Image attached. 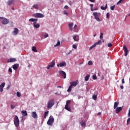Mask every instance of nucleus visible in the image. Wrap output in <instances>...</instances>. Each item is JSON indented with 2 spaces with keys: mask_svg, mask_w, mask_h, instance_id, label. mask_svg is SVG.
<instances>
[{
  "mask_svg": "<svg viewBox=\"0 0 130 130\" xmlns=\"http://www.w3.org/2000/svg\"><path fill=\"white\" fill-rule=\"evenodd\" d=\"M14 123L16 127H18L20 125V120L18 116L16 115L14 119Z\"/></svg>",
  "mask_w": 130,
  "mask_h": 130,
  "instance_id": "f257e3e1",
  "label": "nucleus"
},
{
  "mask_svg": "<svg viewBox=\"0 0 130 130\" xmlns=\"http://www.w3.org/2000/svg\"><path fill=\"white\" fill-rule=\"evenodd\" d=\"M53 105H54V99H52L48 101L47 108L48 109H50V108H51Z\"/></svg>",
  "mask_w": 130,
  "mask_h": 130,
  "instance_id": "f03ea898",
  "label": "nucleus"
},
{
  "mask_svg": "<svg viewBox=\"0 0 130 130\" xmlns=\"http://www.w3.org/2000/svg\"><path fill=\"white\" fill-rule=\"evenodd\" d=\"M53 122H54V118L52 116H50L47 121V124L48 125H52Z\"/></svg>",
  "mask_w": 130,
  "mask_h": 130,
  "instance_id": "7ed1b4c3",
  "label": "nucleus"
},
{
  "mask_svg": "<svg viewBox=\"0 0 130 130\" xmlns=\"http://www.w3.org/2000/svg\"><path fill=\"white\" fill-rule=\"evenodd\" d=\"M64 108L65 109H66V110H68V111H71V101H67Z\"/></svg>",
  "mask_w": 130,
  "mask_h": 130,
  "instance_id": "20e7f679",
  "label": "nucleus"
},
{
  "mask_svg": "<svg viewBox=\"0 0 130 130\" xmlns=\"http://www.w3.org/2000/svg\"><path fill=\"white\" fill-rule=\"evenodd\" d=\"M100 15H101L100 13L94 12L93 13V15L94 17V19H95V20L98 21V22H100V21H101L99 18V16H100Z\"/></svg>",
  "mask_w": 130,
  "mask_h": 130,
  "instance_id": "39448f33",
  "label": "nucleus"
},
{
  "mask_svg": "<svg viewBox=\"0 0 130 130\" xmlns=\"http://www.w3.org/2000/svg\"><path fill=\"white\" fill-rule=\"evenodd\" d=\"M0 20L3 25H7V24L9 23V20L7 18L0 17Z\"/></svg>",
  "mask_w": 130,
  "mask_h": 130,
  "instance_id": "423d86ee",
  "label": "nucleus"
},
{
  "mask_svg": "<svg viewBox=\"0 0 130 130\" xmlns=\"http://www.w3.org/2000/svg\"><path fill=\"white\" fill-rule=\"evenodd\" d=\"M54 66H55V62L54 61H52V62H50L47 69L49 70L50 69H51V68H53Z\"/></svg>",
  "mask_w": 130,
  "mask_h": 130,
  "instance_id": "0eeeda50",
  "label": "nucleus"
},
{
  "mask_svg": "<svg viewBox=\"0 0 130 130\" xmlns=\"http://www.w3.org/2000/svg\"><path fill=\"white\" fill-rule=\"evenodd\" d=\"M59 74L60 76H61L63 77V79H66L67 78V73L62 71H59Z\"/></svg>",
  "mask_w": 130,
  "mask_h": 130,
  "instance_id": "6e6552de",
  "label": "nucleus"
},
{
  "mask_svg": "<svg viewBox=\"0 0 130 130\" xmlns=\"http://www.w3.org/2000/svg\"><path fill=\"white\" fill-rule=\"evenodd\" d=\"M100 44H101V40H99L98 42L94 43L90 47V49H92V48H94V47H96V45H100Z\"/></svg>",
  "mask_w": 130,
  "mask_h": 130,
  "instance_id": "1a4fd4ad",
  "label": "nucleus"
},
{
  "mask_svg": "<svg viewBox=\"0 0 130 130\" xmlns=\"http://www.w3.org/2000/svg\"><path fill=\"white\" fill-rule=\"evenodd\" d=\"M34 17L35 18H43L44 15L41 13H36L34 14Z\"/></svg>",
  "mask_w": 130,
  "mask_h": 130,
  "instance_id": "9d476101",
  "label": "nucleus"
},
{
  "mask_svg": "<svg viewBox=\"0 0 130 130\" xmlns=\"http://www.w3.org/2000/svg\"><path fill=\"white\" fill-rule=\"evenodd\" d=\"M78 84H79V81L78 80L73 81L72 82H70V85L72 87H76V86H77V85H78Z\"/></svg>",
  "mask_w": 130,
  "mask_h": 130,
  "instance_id": "9b49d317",
  "label": "nucleus"
},
{
  "mask_svg": "<svg viewBox=\"0 0 130 130\" xmlns=\"http://www.w3.org/2000/svg\"><path fill=\"white\" fill-rule=\"evenodd\" d=\"M123 49L125 52V56H127V52H128V50H127V48H126V46H125V45H123Z\"/></svg>",
  "mask_w": 130,
  "mask_h": 130,
  "instance_id": "f8f14e48",
  "label": "nucleus"
},
{
  "mask_svg": "<svg viewBox=\"0 0 130 130\" xmlns=\"http://www.w3.org/2000/svg\"><path fill=\"white\" fill-rule=\"evenodd\" d=\"M13 33L14 36L18 35V34H19V29L17 28H14V30L13 31Z\"/></svg>",
  "mask_w": 130,
  "mask_h": 130,
  "instance_id": "ddd939ff",
  "label": "nucleus"
},
{
  "mask_svg": "<svg viewBox=\"0 0 130 130\" xmlns=\"http://www.w3.org/2000/svg\"><path fill=\"white\" fill-rule=\"evenodd\" d=\"M31 116L33 118H38V115H37V113L36 112H32L31 113Z\"/></svg>",
  "mask_w": 130,
  "mask_h": 130,
  "instance_id": "4468645a",
  "label": "nucleus"
},
{
  "mask_svg": "<svg viewBox=\"0 0 130 130\" xmlns=\"http://www.w3.org/2000/svg\"><path fill=\"white\" fill-rule=\"evenodd\" d=\"M14 3H15V0H9L7 2V5L8 6H11V5L14 4Z\"/></svg>",
  "mask_w": 130,
  "mask_h": 130,
  "instance_id": "2eb2a0df",
  "label": "nucleus"
},
{
  "mask_svg": "<svg viewBox=\"0 0 130 130\" xmlns=\"http://www.w3.org/2000/svg\"><path fill=\"white\" fill-rule=\"evenodd\" d=\"M122 110V107H119L117 108H116V113H119L120 111Z\"/></svg>",
  "mask_w": 130,
  "mask_h": 130,
  "instance_id": "dca6fc26",
  "label": "nucleus"
},
{
  "mask_svg": "<svg viewBox=\"0 0 130 130\" xmlns=\"http://www.w3.org/2000/svg\"><path fill=\"white\" fill-rule=\"evenodd\" d=\"M34 27H35V28H38L40 27V24H39V23H37V22H34Z\"/></svg>",
  "mask_w": 130,
  "mask_h": 130,
  "instance_id": "f3484780",
  "label": "nucleus"
},
{
  "mask_svg": "<svg viewBox=\"0 0 130 130\" xmlns=\"http://www.w3.org/2000/svg\"><path fill=\"white\" fill-rule=\"evenodd\" d=\"M5 83H3L1 85H0V92H3L4 91V87H5Z\"/></svg>",
  "mask_w": 130,
  "mask_h": 130,
  "instance_id": "a211bd4d",
  "label": "nucleus"
},
{
  "mask_svg": "<svg viewBox=\"0 0 130 130\" xmlns=\"http://www.w3.org/2000/svg\"><path fill=\"white\" fill-rule=\"evenodd\" d=\"M65 66H67V64L66 63V62H62L59 63V64H57V67H64Z\"/></svg>",
  "mask_w": 130,
  "mask_h": 130,
  "instance_id": "6ab92c4d",
  "label": "nucleus"
},
{
  "mask_svg": "<svg viewBox=\"0 0 130 130\" xmlns=\"http://www.w3.org/2000/svg\"><path fill=\"white\" fill-rule=\"evenodd\" d=\"M15 61H17V59L15 58H10L8 61V62H15Z\"/></svg>",
  "mask_w": 130,
  "mask_h": 130,
  "instance_id": "aec40b11",
  "label": "nucleus"
},
{
  "mask_svg": "<svg viewBox=\"0 0 130 130\" xmlns=\"http://www.w3.org/2000/svg\"><path fill=\"white\" fill-rule=\"evenodd\" d=\"M73 26H74V23H71L69 24V27L71 31L73 30Z\"/></svg>",
  "mask_w": 130,
  "mask_h": 130,
  "instance_id": "412c9836",
  "label": "nucleus"
},
{
  "mask_svg": "<svg viewBox=\"0 0 130 130\" xmlns=\"http://www.w3.org/2000/svg\"><path fill=\"white\" fill-rule=\"evenodd\" d=\"M13 104H15V106H13V105H11V109H15L16 108V106H17V103L15 102H13Z\"/></svg>",
  "mask_w": 130,
  "mask_h": 130,
  "instance_id": "4be33fe9",
  "label": "nucleus"
},
{
  "mask_svg": "<svg viewBox=\"0 0 130 130\" xmlns=\"http://www.w3.org/2000/svg\"><path fill=\"white\" fill-rule=\"evenodd\" d=\"M18 68H19V64H14L13 66V70H17V69H18Z\"/></svg>",
  "mask_w": 130,
  "mask_h": 130,
  "instance_id": "5701e85b",
  "label": "nucleus"
},
{
  "mask_svg": "<svg viewBox=\"0 0 130 130\" xmlns=\"http://www.w3.org/2000/svg\"><path fill=\"white\" fill-rule=\"evenodd\" d=\"M21 113L23 116H27V115H28V114H27V111H22Z\"/></svg>",
  "mask_w": 130,
  "mask_h": 130,
  "instance_id": "b1692460",
  "label": "nucleus"
},
{
  "mask_svg": "<svg viewBox=\"0 0 130 130\" xmlns=\"http://www.w3.org/2000/svg\"><path fill=\"white\" fill-rule=\"evenodd\" d=\"M118 102H115L114 103V109H116V108H117V107L118 106Z\"/></svg>",
  "mask_w": 130,
  "mask_h": 130,
  "instance_id": "393cba45",
  "label": "nucleus"
},
{
  "mask_svg": "<svg viewBox=\"0 0 130 130\" xmlns=\"http://www.w3.org/2000/svg\"><path fill=\"white\" fill-rule=\"evenodd\" d=\"M73 39L75 41H79V36H75Z\"/></svg>",
  "mask_w": 130,
  "mask_h": 130,
  "instance_id": "a878e982",
  "label": "nucleus"
},
{
  "mask_svg": "<svg viewBox=\"0 0 130 130\" xmlns=\"http://www.w3.org/2000/svg\"><path fill=\"white\" fill-rule=\"evenodd\" d=\"M81 126H85L86 123H85V120H81V122H80Z\"/></svg>",
  "mask_w": 130,
  "mask_h": 130,
  "instance_id": "bb28decb",
  "label": "nucleus"
},
{
  "mask_svg": "<svg viewBox=\"0 0 130 130\" xmlns=\"http://www.w3.org/2000/svg\"><path fill=\"white\" fill-rule=\"evenodd\" d=\"M90 78V75H87L85 77V81L87 82V81H89V78Z\"/></svg>",
  "mask_w": 130,
  "mask_h": 130,
  "instance_id": "cd10ccee",
  "label": "nucleus"
},
{
  "mask_svg": "<svg viewBox=\"0 0 130 130\" xmlns=\"http://www.w3.org/2000/svg\"><path fill=\"white\" fill-rule=\"evenodd\" d=\"M60 45V42L59 40H57V42L56 45H54L55 47H56V46H59Z\"/></svg>",
  "mask_w": 130,
  "mask_h": 130,
  "instance_id": "c85d7f7f",
  "label": "nucleus"
},
{
  "mask_svg": "<svg viewBox=\"0 0 130 130\" xmlns=\"http://www.w3.org/2000/svg\"><path fill=\"white\" fill-rule=\"evenodd\" d=\"M75 32H78V27L77 24H75L74 27Z\"/></svg>",
  "mask_w": 130,
  "mask_h": 130,
  "instance_id": "c756f323",
  "label": "nucleus"
},
{
  "mask_svg": "<svg viewBox=\"0 0 130 130\" xmlns=\"http://www.w3.org/2000/svg\"><path fill=\"white\" fill-rule=\"evenodd\" d=\"M32 51H34V52H37V49H36V47H32Z\"/></svg>",
  "mask_w": 130,
  "mask_h": 130,
  "instance_id": "7c9ffc66",
  "label": "nucleus"
},
{
  "mask_svg": "<svg viewBox=\"0 0 130 130\" xmlns=\"http://www.w3.org/2000/svg\"><path fill=\"white\" fill-rule=\"evenodd\" d=\"M101 10H106V9H107V4L106 5L105 7H103V6H102L101 7Z\"/></svg>",
  "mask_w": 130,
  "mask_h": 130,
  "instance_id": "2f4dec72",
  "label": "nucleus"
},
{
  "mask_svg": "<svg viewBox=\"0 0 130 130\" xmlns=\"http://www.w3.org/2000/svg\"><path fill=\"white\" fill-rule=\"evenodd\" d=\"M73 88V87L70 85L68 88V89L67 90L68 92H71L72 91V89Z\"/></svg>",
  "mask_w": 130,
  "mask_h": 130,
  "instance_id": "473e14b6",
  "label": "nucleus"
},
{
  "mask_svg": "<svg viewBox=\"0 0 130 130\" xmlns=\"http://www.w3.org/2000/svg\"><path fill=\"white\" fill-rule=\"evenodd\" d=\"M48 111L45 112L44 114V118H46L48 115Z\"/></svg>",
  "mask_w": 130,
  "mask_h": 130,
  "instance_id": "72a5a7b5",
  "label": "nucleus"
},
{
  "mask_svg": "<svg viewBox=\"0 0 130 130\" xmlns=\"http://www.w3.org/2000/svg\"><path fill=\"white\" fill-rule=\"evenodd\" d=\"M33 8H34V9H36V10H37V9H38V5L37 4H35L33 6Z\"/></svg>",
  "mask_w": 130,
  "mask_h": 130,
  "instance_id": "f704fd0d",
  "label": "nucleus"
},
{
  "mask_svg": "<svg viewBox=\"0 0 130 130\" xmlns=\"http://www.w3.org/2000/svg\"><path fill=\"white\" fill-rule=\"evenodd\" d=\"M92 99H93V100H97V96L93 95L92 96Z\"/></svg>",
  "mask_w": 130,
  "mask_h": 130,
  "instance_id": "c9c22d12",
  "label": "nucleus"
},
{
  "mask_svg": "<svg viewBox=\"0 0 130 130\" xmlns=\"http://www.w3.org/2000/svg\"><path fill=\"white\" fill-rule=\"evenodd\" d=\"M100 38L101 40L103 39V33H102V32L101 33Z\"/></svg>",
  "mask_w": 130,
  "mask_h": 130,
  "instance_id": "e433bc0d",
  "label": "nucleus"
},
{
  "mask_svg": "<svg viewBox=\"0 0 130 130\" xmlns=\"http://www.w3.org/2000/svg\"><path fill=\"white\" fill-rule=\"evenodd\" d=\"M16 95L17 97H21V93H20V92H17Z\"/></svg>",
  "mask_w": 130,
  "mask_h": 130,
  "instance_id": "4c0bfd02",
  "label": "nucleus"
},
{
  "mask_svg": "<svg viewBox=\"0 0 130 130\" xmlns=\"http://www.w3.org/2000/svg\"><path fill=\"white\" fill-rule=\"evenodd\" d=\"M88 66H92L93 64V62L91 61H89L88 62Z\"/></svg>",
  "mask_w": 130,
  "mask_h": 130,
  "instance_id": "58836bf2",
  "label": "nucleus"
},
{
  "mask_svg": "<svg viewBox=\"0 0 130 130\" xmlns=\"http://www.w3.org/2000/svg\"><path fill=\"white\" fill-rule=\"evenodd\" d=\"M115 8V6L114 5L113 6H111L110 9L112 10V11H113L114 10V8Z\"/></svg>",
  "mask_w": 130,
  "mask_h": 130,
  "instance_id": "ea45409f",
  "label": "nucleus"
},
{
  "mask_svg": "<svg viewBox=\"0 0 130 130\" xmlns=\"http://www.w3.org/2000/svg\"><path fill=\"white\" fill-rule=\"evenodd\" d=\"M123 0H119L118 3H117V5H119L120 4H121L122 3V1Z\"/></svg>",
  "mask_w": 130,
  "mask_h": 130,
  "instance_id": "a19ab883",
  "label": "nucleus"
},
{
  "mask_svg": "<svg viewBox=\"0 0 130 130\" xmlns=\"http://www.w3.org/2000/svg\"><path fill=\"white\" fill-rule=\"evenodd\" d=\"M92 79L93 80H97V77H96L95 75H93L92 76Z\"/></svg>",
  "mask_w": 130,
  "mask_h": 130,
  "instance_id": "79ce46f5",
  "label": "nucleus"
},
{
  "mask_svg": "<svg viewBox=\"0 0 130 130\" xmlns=\"http://www.w3.org/2000/svg\"><path fill=\"white\" fill-rule=\"evenodd\" d=\"M130 122V118H128V119L127 120V125L129 124Z\"/></svg>",
  "mask_w": 130,
  "mask_h": 130,
  "instance_id": "37998d69",
  "label": "nucleus"
},
{
  "mask_svg": "<svg viewBox=\"0 0 130 130\" xmlns=\"http://www.w3.org/2000/svg\"><path fill=\"white\" fill-rule=\"evenodd\" d=\"M111 46H112V44L111 43L108 44V47H111Z\"/></svg>",
  "mask_w": 130,
  "mask_h": 130,
  "instance_id": "c03bdc74",
  "label": "nucleus"
},
{
  "mask_svg": "<svg viewBox=\"0 0 130 130\" xmlns=\"http://www.w3.org/2000/svg\"><path fill=\"white\" fill-rule=\"evenodd\" d=\"M48 34H46L45 35H44V38H47V37H48Z\"/></svg>",
  "mask_w": 130,
  "mask_h": 130,
  "instance_id": "a18cd8bd",
  "label": "nucleus"
},
{
  "mask_svg": "<svg viewBox=\"0 0 130 130\" xmlns=\"http://www.w3.org/2000/svg\"><path fill=\"white\" fill-rule=\"evenodd\" d=\"M29 21H31V22H35V19L34 18H31L29 20Z\"/></svg>",
  "mask_w": 130,
  "mask_h": 130,
  "instance_id": "49530a36",
  "label": "nucleus"
},
{
  "mask_svg": "<svg viewBox=\"0 0 130 130\" xmlns=\"http://www.w3.org/2000/svg\"><path fill=\"white\" fill-rule=\"evenodd\" d=\"M73 48H74V49H77V46L75 44L73 45Z\"/></svg>",
  "mask_w": 130,
  "mask_h": 130,
  "instance_id": "de8ad7c7",
  "label": "nucleus"
},
{
  "mask_svg": "<svg viewBox=\"0 0 130 130\" xmlns=\"http://www.w3.org/2000/svg\"><path fill=\"white\" fill-rule=\"evenodd\" d=\"M64 9H66V10H68V9H69V6H68L66 5V6H64Z\"/></svg>",
  "mask_w": 130,
  "mask_h": 130,
  "instance_id": "09e8293b",
  "label": "nucleus"
},
{
  "mask_svg": "<svg viewBox=\"0 0 130 130\" xmlns=\"http://www.w3.org/2000/svg\"><path fill=\"white\" fill-rule=\"evenodd\" d=\"M9 72L10 73H12V68H9Z\"/></svg>",
  "mask_w": 130,
  "mask_h": 130,
  "instance_id": "8fccbe9b",
  "label": "nucleus"
},
{
  "mask_svg": "<svg viewBox=\"0 0 130 130\" xmlns=\"http://www.w3.org/2000/svg\"><path fill=\"white\" fill-rule=\"evenodd\" d=\"M107 19H109V13L107 14Z\"/></svg>",
  "mask_w": 130,
  "mask_h": 130,
  "instance_id": "3c124183",
  "label": "nucleus"
},
{
  "mask_svg": "<svg viewBox=\"0 0 130 130\" xmlns=\"http://www.w3.org/2000/svg\"><path fill=\"white\" fill-rule=\"evenodd\" d=\"M63 14H64V15H69V14H68L67 13V11H64L63 12Z\"/></svg>",
  "mask_w": 130,
  "mask_h": 130,
  "instance_id": "603ef678",
  "label": "nucleus"
},
{
  "mask_svg": "<svg viewBox=\"0 0 130 130\" xmlns=\"http://www.w3.org/2000/svg\"><path fill=\"white\" fill-rule=\"evenodd\" d=\"M125 82H124V79H122V84H124Z\"/></svg>",
  "mask_w": 130,
  "mask_h": 130,
  "instance_id": "864d4df0",
  "label": "nucleus"
},
{
  "mask_svg": "<svg viewBox=\"0 0 130 130\" xmlns=\"http://www.w3.org/2000/svg\"><path fill=\"white\" fill-rule=\"evenodd\" d=\"M89 2H91V3H95V0H89Z\"/></svg>",
  "mask_w": 130,
  "mask_h": 130,
  "instance_id": "5fc2aeb1",
  "label": "nucleus"
},
{
  "mask_svg": "<svg viewBox=\"0 0 130 130\" xmlns=\"http://www.w3.org/2000/svg\"><path fill=\"white\" fill-rule=\"evenodd\" d=\"M128 116L129 117H130V109H129V111H128Z\"/></svg>",
  "mask_w": 130,
  "mask_h": 130,
  "instance_id": "6e6d98bb",
  "label": "nucleus"
},
{
  "mask_svg": "<svg viewBox=\"0 0 130 130\" xmlns=\"http://www.w3.org/2000/svg\"><path fill=\"white\" fill-rule=\"evenodd\" d=\"M120 89H123V86L121 85L120 86Z\"/></svg>",
  "mask_w": 130,
  "mask_h": 130,
  "instance_id": "4d7b16f0",
  "label": "nucleus"
},
{
  "mask_svg": "<svg viewBox=\"0 0 130 130\" xmlns=\"http://www.w3.org/2000/svg\"><path fill=\"white\" fill-rule=\"evenodd\" d=\"M90 8H93V4H90Z\"/></svg>",
  "mask_w": 130,
  "mask_h": 130,
  "instance_id": "13d9d810",
  "label": "nucleus"
},
{
  "mask_svg": "<svg viewBox=\"0 0 130 130\" xmlns=\"http://www.w3.org/2000/svg\"><path fill=\"white\" fill-rule=\"evenodd\" d=\"M90 10H91V11L92 12H93V11H94V9H93V8H90Z\"/></svg>",
  "mask_w": 130,
  "mask_h": 130,
  "instance_id": "bf43d9fd",
  "label": "nucleus"
},
{
  "mask_svg": "<svg viewBox=\"0 0 130 130\" xmlns=\"http://www.w3.org/2000/svg\"><path fill=\"white\" fill-rule=\"evenodd\" d=\"M71 52H72V51H70L67 54H68V55H69V54H70V53H71Z\"/></svg>",
  "mask_w": 130,
  "mask_h": 130,
  "instance_id": "052dcab7",
  "label": "nucleus"
},
{
  "mask_svg": "<svg viewBox=\"0 0 130 130\" xmlns=\"http://www.w3.org/2000/svg\"><path fill=\"white\" fill-rule=\"evenodd\" d=\"M101 114V112H99L98 114V115H100Z\"/></svg>",
  "mask_w": 130,
  "mask_h": 130,
  "instance_id": "680f3d73",
  "label": "nucleus"
},
{
  "mask_svg": "<svg viewBox=\"0 0 130 130\" xmlns=\"http://www.w3.org/2000/svg\"><path fill=\"white\" fill-rule=\"evenodd\" d=\"M37 19H35V21L34 22H37Z\"/></svg>",
  "mask_w": 130,
  "mask_h": 130,
  "instance_id": "e2e57ef3",
  "label": "nucleus"
},
{
  "mask_svg": "<svg viewBox=\"0 0 130 130\" xmlns=\"http://www.w3.org/2000/svg\"><path fill=\"white\" fill-rule=\"evenodd\" d=\"M102 80H103V79H104V76H102Z\"/></svg>",
  "mask_w": 130,
  "mask_h": 130,
  "instance_id": "0e129e2a",
  "label": "nucleus"
},
{
  "mask_svg": "<svg viewBox=\"0 0 130 130\" xmlns=\"http://www.w3.org/2000/svg\"><path fill=\"white\" fill-rule=\"evenodd\" d=\"M57 88H61V86H57Z\"/></svg>",
  "mask_w": 130,
  "mask_h": 130,
  "instance_id": "69168bd1",
  "label": "nucleus"
},
{
  "mask_svg": "<svg viewBox=\"0 0 130 130\" xmlns=\"http://www.w3.org/2000/svg\"><path fill=\"white\" fill-rule=\"evenodd\" d=\"M11 105H13L14 106H15V104H13V102L12 103Z\"/></svg>",
  "mask_w": 130,
  "mask_h": 130,
  "instance_id": "338daca9",
  "label": "nucleus"
},
{
  "mask_svg": "<svg viewBox=\"0 0 130 130\" xmlns=\"http://www.w3.org/2000/svg\"><path fill=\"white\" fill-rule=\"evenodd\" d=\"M94 11H97V9H94Z\"/></svg>",
  "mask_w": 130,
  "mask_h": 130,
  "instance_id": "774afa93",
  "label": "nucleus"
}]
</instances>
